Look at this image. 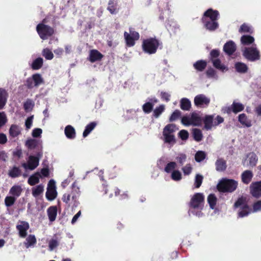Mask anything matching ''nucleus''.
Returning <instances> with one entry per match:
<instances>
[{
    "mask_svg": "<svg viewBox=\"0 0 261 261\" xmlns=\"http://www.w3.org/2000/svg\"><path fill=\"white\" fill-rule=\"evenodd\" d=\"M22 192V189L20 186L14 185L10 189L9 194L17 199V198L20 196Z\"/></svg>",
    "mask_w": 261,
    "mask_h": 261,
    "instance_id": "5701e85b",
    "label": "nucleus"
},
{
    "mask_svg": "<svg viewBox=\"0 0 261 261\" xmlns=\"http://www.w3.org/2000/svg\"><path fill=\"white\" fill-rule=\"evenodd\" d=\"M178 128L173 123H169L166 125L163 128V136L164 141L166 143L173 144L176 143L174 133Z\"/></svg>",
    "mask_w": 261,
    "mask_h": 261,
    "instance_id": "39448f33",
    "label": "nucleus"
},
{
    "mask_svg": "<svg viewBox=\"0 0 261 261\" xmlns=\"http://www.w3.org/2000/svg\"><path fill=\"white\" fill-rule=\"evenodd\" d=\"M213 66L217 69L220 70L222 71L225 69V66L221 64V62L220 59H216L212 61Z\"/></svg>",
    "mask_w": 261,
    "mask_h": 261,
    "instance_id": "de8ad7c7",
    "label": "nucleus"
},
{
    "mask_svg": "<svg viewBox=\"0 0 261 261\" xmlns=\"http://www.w3.org/2000/svg\"><path fill=\"white\" fill-rule=\"evenodd\" d=\"M181 122L183 125L186 126H189L190 125H192L190 117L188 116H185L181 117Z\"/></svg>",
    "mask_w": 261,
    "mask_h": 261,
    "instance_id": "774afa93",
    "label": "nucleus"
},
{
    "mask_svg": "<svg viewBox=\"0 0 261 261\" xmlns=\"http://www.w3.org/2000/svg\"><path fill=\"white\" fill-rule=\"evenodd\" d=\"M250 193L255 198L261 197V180L252 182L249 186Z\"/></svg>",
    "mask_w": 261,
    "mask_h": 261,
    "instance_id": "f8f14e48",
    "label": "nucleus"
},
{
    "mask_svg": "<svg viewBox=\"0 0 261 261\" xmlns=\"http://www.w3.org/2000/svg\"><path fill=\"white\" fill-rule=\"evenodd\" d=\"M224 121V118L220 115H217L216 117L214 119V126H217L220 124L223 123Z\"/></svg>",
    "mask_w": 261,
    "mask_h": 261,
    "instance_id": "e2e57ef3",
    "label": "nucleus"
},
{
    "mask_svg": "<svg viewBox=\"0 0 261 261\" xmlns=\"http://www.w3.org/2000/svg\"><path fill=\"white\" fill-rule=\"evenodd\" d=\"M253 32V30L252 28L250 25L245 23L242 24L239 29L240 33H247L252 34Z\"/></svg>",
    "mask_w": 261,
    "mask_h": 261,
    "instance_id": "c03bdc74",
    "label": "nucleus"
},
{
    "mask_svg": "<svg viewBox=\"0 0 261 261\" xmlns=\"http://www.w3.org/2000/svg\"><path fill=\"white\" fill-rule=\"evenodd\" d=\"M238 120L242 125L247 127H250L251 126V121L248 119L246 115L244 113L239 115Z\"/></svg>",
    "mask_w": 261,
    "mask_h": 261,
    "instance_id": "2f4dec72",
    "label": "nucleus"
},
{
    "mask_svg": "<svg viewBox=\"0 0 261 261\" xmlns=\"http://www.w3.org/2000/svg\"><path fill=\"white\" fill-rule=\"evenodd\" d=\"M43 65V60L41 57H38L35 59L31 64L32 69L37 70L40 69Z\"/></svg>",
    "mask_w": 261,
    "mask_h": 261,
    "instance_id": "bb28decb",
    "label": "nucleus"
},
{
    "mask_svg": "<svg viewBox=\"0 0 261 261\" xmlns=\"http://www.w3.org/2000/svg\"><path fill=\"white\" fill-rule=\"evenodd\" d=\"M244 108V106L242 103L233 101L230 106L223 107L221 111L223 113L229 115L231 113L237 114L242 111Z\"/></svg>",
    "mask_w": 261,
    "mask_h": 261,
    "instance_id": "9b49d317",
    "label": "nucleus"
},
{
    "mask_svg": "<svg viewBox=\"0 0 261 261\" xmlns=\"http://www.w3.org/2000/svg\"><path fill=\"white\" fill-rule=\"evenodd\" d=\"M103 55L96 49H92L90 51L88 60L91 63L100 61Z\"/></svg>",
    "mask_w": 261,
    "mask_h": 261,
    "instance_id": "dca6fc26",
    "label": "nucleus"
},
{
    "mask_svg": "<svg viewBox=\"0 0 261 261\" xmlns=\"http://www.w3.org/2000/svg\"><path fill=\"white\" fill-rule=\"evenodd\" d=\"M42 56L44 57L46 60H51L54 58L53 53L47 48H44L43 50Z\"/></svg>",
    "mask_w": 261,
    "mask_h": 261,
    "instance_id": "864d4df0",
    "label": "nucleus"
},
{
    "mask_svg": "<svg viewBox=\"0 0 261 261\" xmlns=\"http://www.w3.org/2000/svg\"><path fill=\"white\" fill-rule=\"evenodd\" d=\"M204 204V196L202 193H196L192 197L189 204L190 209L197 210L195 215L198 217L203 215L201 211L203 209Z\"/></svg>",
    "mask_w": 261,
    "mask_h": 261,
    "instance_id": "f03ea898",
    "label": "nucleus"
},
{
    "mask_svg": "<svg viewBox=\"0 0 261 261\" xmlns=\"http://www.w3.org/2000/svg\"><path fill=\"white\" fill-rule=\"evenodd\" d=\"M250 213V208L247 204H245L240 209L238 213L239 217H244L249 215Z\"/></svg>",
    "mask_w": 261,
    "mask_h": 261,
    "instance_id": "c9c22d12",
    "label": "nucleus"
},
{
    "mask_svg": "<svg viewBox=\"0 0 261 261\" xmlns=\"http://www.w3.org/2000/svg\"><path fill=\"white\" fill-rule=\"evenodd\" d=\"M253 175V173L251 170H246L244 171L241 175L242 182L245 185H248L252 181Z\"/></svg>",
    "mask_w": 261,
    "mask_h": 261,
    "instance_id": "4468645a",
    "label": "nucleus"
},
{
    "mask_svg": "<svg viewBox=\"0 0 261 261\" xmlns=\"http://www.w3.org/2000/svg\"><path fill=\"white\" fill-rule=\"evenodd\" d=\"M16 200V197L12 196H7L5 199V203L6 206L10 207L13 205Z\"/></svg>",
    "mask_w": 261,
    "mask_h": 261,
    "instance_id": "8fccbe9b",
    "label": "nucleus"
},
{
    "mask_svg": "<svg viewBox=\"0 0 261 261\" xmlns=\"http://www.w3.org/2000/svg\"><path fill=\"white\" fill-rule=\"evenodd\" d=\"M26 241L25 246L27 248H29L36 243V239L34 235L30 234L26 239Z\"/></svg>",
    "mask_w": 261,
    "mask_h": 261,
    "instance_id": "49530a36",
    "label": "nucleus"
},
{
    "mask_svg": "<svg viewBox=\"0 0 261 261\" xmlns=\"http://www.w3.org/2000/svg\"><path fill=\"white\" fill-rule=\"evenodd\" d=\"M43 186L39 185L32 189V195L34 197H37L43 192Z\"/></svg>",
    "mask_w": 261,
    "mask_h": 261,
    "instance_id": "a19ab883",
    "label": "nucleus"
},
{
    "mask_svg": "<svg viewBox=\"0 0 261 261\" xmlns=\"http://www.w3.org/2000/svg\"><path fill=\"white\" fill-rule=\"evenodd\" d=\"M34 104L31 100L28 99L23 104V108L26 112H30L33 110Z\"/></svg>",
    "mask_w": 261,
    "mask_h": 261,
    "instance_id": "5fc2aeb1",
    "label": "nucleus"
},
{
    "mask_svg": "<svg viewBox=\"0 0 261 261\" xmlns=\"http://www.w3.org/2000/svg\"><path fill=\"white\" fill-rule=\"evenodd\" d=\"M44 83V81L42 75L39 73H35L27 79L25 85L28 89H32L34 87H38Z\"/></svg>",
    "mask_w": 261,
    "mask_h": 261,
    "instance_id": "0eeeda50",
    "label": "nucleus"
},
{
    "mask_svg": "<svg viewBox=\"0 0 261 261\" xmlns=\"http://www.w3.org/2000/svg\"><path fill=\"white\" fill-rule=\"evenodd\" d=\"M193 136L194 139L197 142H200L203 138V135L200 129L194 128L193 129Z\"/></svg>",
    "mask_w": 261,
    "mask_h": 261,
    "instance_id": "ea45409f",
    "label": "nucleus"
},
{
    "mask_svg": "<svg viewBox=\"0 0 261 261\" xmlns=\"http://www.w3.org/2000/svg\"><path fill=\"white\" fill-rule=\"evenodd\" d=\"M38 141L35 139H29L25 142V145L30 149H33L38 145Z\"/></svg>",
    "mask_w": 261,
    "mask_h": 261,
    "instance_id": "09e8293b",
    "label": "nucleus"
},
{
    "mask_svg": "<svg viewBox=\"0 0 261 261\" xmlns=\"http://www.w3.org/2000/svg\"><path fill=\"white\" fill-rule=\"evenodd\" d=\"M176 167V163L174 162H171L168 163L165 167L164 170L167 173H170Z\"/></svg>",
    "mask_w": 261,
    "mask_h": 261,
    "instance_id": "603ef678",
    "label": "nucleus"
},
{
    "mask_svg": "<svg viewBox=\"0 0 261 261\" xmlns=\"http://www.w3.org/2000/svg\"><path fill=\"white\" fill-rule=\"evenodd\" d=\"M40 177H41V174L39 172H36L29 178L28 182L31 186H34L39 182Z\"/></svg>",
    "mask_w": 261,
    "mask_h": 261,
    "instance_id": "c756f323",
    "label": "nucleus"
},
{
    "mask_svg": "<svg viewBox=\"0 0 261 261\" xmlns=\"http://www.w3.org/2000/svg\"><path fill=\"white\" fill-rule=\"evenodd\" d=\"M165 108L164 105H160L159 107H156L155 109L153 110L152 116L155 118H159L160 116L162 114V113L165 111Z\"/></svg>",
    "mask_w": 261,
    "mask_h": 261,
    "instance_id": "79ce46f5",
    "label": "nucleus"
},
{
    "mask_svg": "<svg viewBox=\"0 0 261 261\" xmlns=\"http://www.w3.org/2000/svg\"><path fill=\"white\" fill-rule=\"evenodd\" d=\"M181 113L178 110H175L169 117V121L170 122H173L179 119L181 117Z\"/></svg>",
    "mask_w": 261,
    "mask_h": 261,
    "instance_id": "a18cd8bd",
    "label": "nucleus"
},
{
    "mask_svg": "<svg viewBox=\"0 0 261 261\" xmlns=\"http://www.w3.org/2000/svg\"><path fill=\"white\" fill-rule=\"evenodd\" d=\"M214 115H205L203 121L204 124V128L206 130L211 129L212 127L214 126Z\"/></svg>",
    "mask_w": 261,
    "mask_h": 261,
    "instance_id": "412c9836",
    "label": "nucleus"
},
{
    "mask_svg": "<svg viewBox=\"0 0 261 261\" xmlns=\"http://www.w3.org/2000/svg\"><path fill=\"white\" fill-rule=\"evenodd\" d=\"M243 55L248 60L255 61L260 59L259 51L255 47H246L244 49Z\"/></svg>",
    "mask_w": 261,
    "mask_h": 261,
    "instance_id": "9d476101",
    "label": "nucleus"
},
{
    "mask_svg": "<svg viewBox=\"0 0 261 261\" xmlns=\"http://www.w3.org/2000/svg\"><path fill=\"white\" fill-rule=\"evenodd\" d=\"M237 47L234 42L227 41L223 46V50L228 56L232 55L236 50Z\"/></svg>",
    "mask_w": 261,
    "mask_h": 261,
    "instance_id": "2eb2a0df",
    "label": "nucleus"
},
{
    "mask_svg": "<svg viewBox=\"0 0 261 261\" xmlns=\"http://www.w3.org/2000/svg\"><path fill=\"white\" fill-rule=\"evenodd\" d=\"M149 100L150 101L145 102L142 106V110L146 114L150 113L153 110L154 103L158 102V100L156 98H151Z\"/></svg>",
    "mask_w": 261,
    "mask_h": 261,
    "instance_id": "a211bd4d",
    "label": "nucleus"
},
{
    "mask_svg": "<svg viewBox=\"0 0 261 261\" xmlns=\"http://www.w3.org/2000/svg\"><path fill=\"white\" fill-rule=\"evenodd\" d=\"M107 10L112 14H114L117 13L116 4L115 3L114 0H109Z\"/></svg>",
    "mask_w": 261,
    "mask_h": 261,
    "instance_id": "37998d69",
    "label": "nucleus"
},
{
    "mask_svg": "<svg viewBox=\"0 0 261 261\" xmlns=\"http://www.w3.org/2000/svg\"><path fill=\"white\" fill-rule=\"evenodd\" d=\"M57 192L56 190H50L49 189H47V191L46 192L45 196L46 199L49 201H53L57 196Z\"/></svg>",
    "mask_w": 261,
    "mask_h": 261,
    "instance_id": "4c0bfd02",
    "label": "nucleus"
},
{
    "mask_svg": "<svg viewBox=\"0 0 261 261\" xmlns=\"http://www.w3.org/2000/svg\"><path fill=\"white\" fill-rule=\"evenodd\" d=\"M252 208L254 212L261 211V200L254 202L253 204Z\"/></svg>",
    "mask_w": 261,
    "mask_h": 261,
    "instance_id": "0e129e2a",
    "label": "nucleus"
},
{
    "mask_svg": "<svg viewBox=\"0 0 261 261\" xmlns=\"http://www.w3.org/2000/svg\"><path fill=\"white\" fill-rule=\"evenodd\" d=\"M249 159V163L250 166L253 167L256 165L258 161V157L256 154L253 152H250L247 155Z\"/></svg>",
    "mask_w": 261,
    "mask_h": 261,
    "instance_id": "473e14b6",
    "label": "nucleus"
},
{
    "mask_svg": "<svg viewBox=\"0 0 261 261\" xmlns=\"http://www.w3.org/2000/svg\"><path fill=\"white\" fill-rule=\"evenodd\" d=\"M216 170L219 172H223L227 168L226 162L222 158L217 159L215 162Z\"/></svg>",
    "mask_w": 261,
    "mask_h": 261,
    "instance_id": "6ab92c4d",
    "label": "nucleus"
},
{
    "mask_svg": "<svg viewBox=\"0 0 261 261\" xmlns=\"http://www.w3.org/2000/svg\"><path fill=\"white\" fill-rule=\"evenodd\" d=\"M65 134L66 137L70 139H73L75 137V130L73 126L70 125L66 126L65 128Z\"/></svg>",
    "mask_w": 261,
    "mask_h": 261,
    "instance_id": "a878e982",
    "label": "nucleus"
},
{
    "mask_svg": "<svg viewBox=\"0 0 261 261\" xmlns=\"http://www.w3.org/2000/svg\"><path fill=\"white\" fill-rule=\"evenodd\" d=\"M217 201V198L214 194H210L207 197V202L211 209L215 208Z\"/></svg>",
    "mask_w": 261,
    "mask_h": 261,
    "instance_id": "e433bc0d",
    "label": "nucleus"
},
{
    "mask_svg": "<svg viewBox=\"0 0 261 261\" xmlns=\"http://www.w3.org/2000/svg\"><path fill=\"white\" fill-rule=\"evenodd\" d=\"M236 71L241 73H245L247 72L248 67L247 65L242 62H237L234 65Z\"/></svg>",
    "mask_w": 261,
    "mask_h": 261,
    "instance_id": "cd10ccee",
    "label": "nucleus"
},
{
    "mask_svg": "<svg viewBox=\"0 0 261 261\" xmlns=\"http://www.w3.org/2000/svg\"><path fill=\"white\" fill-rule=\"evenodd\" d=\"M36 31L40 38L42 40H46L52 36L55 33L54 29L45 24H38Z\"/></svg>",
    "mask_w": 261,
    "mask_h": 261,
    "instance_id": "423d86ee",
    "label": "nucleus"
},
{
    "mask_svg": "<svg viewBox=\"0 0 261 261\" xmlns=\"http://www.w3.org/2000/svg\"><path fill=\"white\" fill-rule=\"evenodd\" d=\"M21 174V171L19 167L14 166L11 170L9 171L8 175L12 178H16L19 177Z\"/></svg>",
    "mask_w": 261,
    "mask_h": 261,
    "instance_id": "f704fd0d",
    "label": "nucleus"
},
{
    "mask_svg": "<svg viewBox=\"0 0 261 261\" xmlns=\"http://www.w3.org/2000/svg\"><path fill=\"white\" fill-rule=\"evenodd\" d=\"M180 107L184 111H189L191 107V103L189 99L182 98L180 101Z\"/></svg>",
    "mask_w": 261,
    "mask_h": 261,
    "instance_id": "c85d7f7f",
    "label": "nucleus"
},
{
    "mask_svg": "<svg viewBox=\"0 0 261 261\" xmlns=\"http://www.w3.org/2000/svg\"><path fill=\"white\" fill-rule=\"evenodd\" d=\"M97 123L95 122H91L86 125L85 129L83 132V136L86 137L95 127Z\"/></svg>",
    "mask_w": 261,
    "mask_h": 261,
    "instance_id": "72a5a7b5",
    "label": "nucleus"
},
{
    "mask_svg": "<svg viewBox=\"0 0 261 261\" xmlns=\"http://www.w3.org/2000/svg\"><path fill=\"white\" fill-rule=\"evenodd\" d=\"M178 135L182 140L185 141L189 138V134L187 130L182 129L179 132Z\"/></svg>",
    "mask_w": 261,
    "mask_h": 261,
    "instance_id": "4d7b16f0",
    "label": "nucleus"
},
{
    "mask_svg": "<svg viewBox=\"0 0 261 261\" xmlns=\"http://www.w3.org/2000/svg\"><path fill=\"white\" fill-rule=\"evenodd\" d=\"M241 41L243 45H249L254 41V39L250 35H243L241 37Z\"/></svg>",
    "mask_w": 261,
    "mask_h": 261,
    "instance_id": "58836bf2",
    "label": "nucleus"
},
{
    "mask_svg": "<svg viewBox=\"0 0 261 261\" xmlns=\"http://www.w3.org/2000/svg\"><path fill=\"white\" fill-rule=\"evenodd\" d=\"M42 156V153L41 152H38L36 156L30 155L29 157L28 164L23 163L22 167L25 169H28L31 170L35 169L39 165V160Z\"/></svg>",
    "mask_w": 261,
    "mask_h": 261,
    "instance_id": "1a4fd4ad",
    "label": "nucleus"
},
{
    "mask_svg": "<svg viewBox=\"0 0 261 261\" xmlns=\"http://www.w3.org/2000/svg\"><path fill=\"white\" fill-rule=\"evenodd\" d=\"M16 228L19 231L20 237L25 238L27 234V230L29 228V224L27 222L21 221V224L17 225Z\"/></svg>",
    "mask_w": 261,
    "mask_h": 261,
    "instance_id": "f3484780",
    "label": "nucleus"
},
{
    "mask_svg": "<svg viewBox=\"0 0 261 261\" xmlns=\"http://www.w3.org/2000/svg\"><path fill=\"white\" fill-rule=\"evenodd\" d=\"M206 157L205 153L203 151H197L195 155V160L197 162H200Z\"/></svg>",
    "mask_w": 261,
    "mask_h": 261,
    "instance_id": "3c124183",
    "label": "nucleus"
},
{
    "mask_svg": "<svg viewBox=\"0 0 261 261\" xmlns=\"http://www.w3.org/2000/svg\"><path fill=\"white\" fill-rule=\"evenodd\" d=\"M207 66V62L203 60H200L196 61L193 64L194 68L197 71L202 72L203 71Z\"/></svg>",
    "mask_w": 261,
    "mask_h": 261,
    "instance_id": "393cba45",
    "label": "nucleus"
},
{
    "mask_svg": "<svg viewBox=\"0 0 261 261\" xmlns=\"http://www.w3.org/2000/svg\"><path fill=\"white\" fill-rule=\"evenodd\" d=\"M238 185V181L234 179L223 178L218 184L217 188L220 192L232 193L237 189Z\"/></svg>",
    "mask_w": 261,
    "mask_h": 261,
    "instance_id": "7ed1b4c3",
    "label": "nucleus"
},
{
    "mask_svg": "<svg viewBox=\"0 0 261 261\" xmlns=\"http://www.w3.org/2000/svg\"><path fill=\"white\" fill-rule=\"evenodd\" d=\"M160 45H162V43L158 39L149 38L143 41L142 46L145 53L151 55L156 52Z\"/></svg>",
    "mask_w": 261,
    "mask_h": 261,
    "instance_id": "20e7f679",
    "label": "nucleus"
},
{
    "mask_svg": "<svg viewBox=\"0 0 261 261\" xmlns=\"http://www.w3.org/2000/svg\"><path fill=\"white\" fill-rule=\"evenodd\" d=\"M194 102L196 106L204 107V106H207L209 105L210 99L203 94H199L195 97Z\"/></svg>",
    "mask_w": 261,
    "mask_h": 261,
    "instance_id": "ddd939ff",
    "label": "nucleus"
},
{
    "mask_svg": "<svg viewBox=\"0 0 261 261\" xmlns=\"http://www.w3.org/2000/svg\"><path fill=\"white\" fill-rule=\"evenodd\" d=\"M203 177L202 175L197 174L195 176L194 185L196 188H199L202 182Z\"/></svg>",
    "mask_w": 261,
    "mask_h": 261,
    "instance_id": "6e6d98bb",
    "label": "nucleus"
},
{
    "mask_svg": "<svg viewBox=\"0 0 261 261\" xmlns=\"http://www.w3.org/2000/svg\"><path fill=\"white\" fill-rule=\"evenodd\" d=\"M219 12L218 10L210 8L203 13L201 22L206 30L211 32L215 31L219 28Z\"/></svg>",
    "mask_w": 261,
    "mask_h": 261,
    "instance_id": "f257e3e1",
    "label": "nucleus"
},
{
    "mask_svg": "<svg viewBox=\"0 0 261 261\" xmlns=\"http://www.w3.org/2000/svg\"><path fill=\"white\" fill-rule=\"evenodd\" d=\"M124 37L126 45L127 47H132L135 45L136 41L139 39L140 35L138 32L130 28L129 33L127 32H124Z\"/></svg>",
    "mask_w": 261,
    "mask_h": 261,
    "instance_id": "6e6552de",
    "label": "nucleus"
},
{
    "mask_svg": "<svg viewBox=\"0 0 261 261\" xmlns=\"http://www.w3.org/2000/svg\"><path fill=\"white\" fill-rule=\"evenodd\" d=\"M247 204L245 201V199L243 197H240L238 199V200L235 202L234 204V206L235 207H239L242 205V206L245 204Z\"/></svg>",
    "mask_w": 261,
    "mask_h": 261,
    "instance_id": "680f3d73",
    "label": "nucleus"
},
{
    "mask_svg": "<svg viewBox=\"0 0 261 261\" xmlns=\"http://www.w3.org/2000/svg\"><path fill=\"white\" fill-rule=\"evenodd\" d=\"M220 50L218 49H212L210 54V60L212 61L213 60H215L220 56Z\"/></svg>",
    "mask_w": 261,
    "mask_h": 261,
    "instance_id": "bf43d9fd",
    "label": "nucleus"
},
{
    "mask_svg": "<svg viewBox=\"0 0 261 261\" xmlns=\"http://www.w3.org/2000/svg\"><path fill=\"white\" fill-rule=\"evenodd\" d=\"M8 93L4 88H0V110L4 108L7 101Z\"/></svg>",
    "mask_w": 261,
    "mask_h": 261,
    "instance_id": "aec40b11",
    "label": "nucleus"
},
{
    "mask_svg": "<svg viewBox=\"0 0 261 261\" xmlns=\"http://www.w3.org/2000/svg\"><path fill=\"white\" fill-rule=\"evenodd\" d=\"M190 120L191 124L194 126H199L201 124L202 119L198 114L195 112H193L191 114Z\"/></svg>",
    "mask_w": 261,
    "mask_h": 261,
    "instance_id": "b1692460",
    "label": "nucleus"
},
{
    "mask_svg": "<svg viewBox=\"0 0 261 261\" xmlns=\"http://www.w3.org/2000/svg\"><path fill=\"white\" fill-rule=\"evenodd\" d=\"M47 213L48 219L50 222L54 221L57 215V207L56 206H51L48 208Z\"/></svg>",
    "mask_w": 261,
    "mask_h": 261,
    "instance_id": "4be33fe9",
    "label": "nucleus"
},
{
    "mask_svg": "<svg viewBox=\"0 0 261 261\" xmlns=\"http://www.w3.org/2000/svg\"><path fill=\"white\" fill-rule=\"evenodd\" d=\"M171 178L175 181L179 180L181 179V174L178 170H173L171 174Z\"/></svg>",
    "mask_w": 261,
    "mask_h": 261,
    "instance_id": "13d9d810",
    "label": "nucleus"
},
{
    "mask_svg": "<svg viewBox=\"0 0 261 261\" xmlns=\"http://www.w3.org/2000/svg\"><path fill=\"white\" fill-rule=\"evenodd\" d=\"M59 242L57 239H52L49 242V248L50 250H53L59 246Z\"/></svg>",
    "mask_w": 261,
    "mask_h": 261,
    "instance_id": "052dcab7",
    "label": "nucleus"
},
{
    "mask_svg": "<svg viewBox=\"0 0 261 261\" xmlns=\"http://www.w3.org/2000/svg\"><path fill=\"white\" fill-rule=\"evenodd\" d=\"M21 130L19 127L16 124H12L9 129V134L13 138H15L19 135Z\"/></svg>",
    "mask_w": 261,
    "mask_h": 261,
    "instance_id": "7c9ffc66",
    "label": "nucleus"
},
{
    "mask_svg": "<svg viewBox=\"0 0 261 261\" xmlns=\"http://www.w3.org/2000/svg\"><path fill=\"white\" fill-rule=\"evenodd\" d=\"M7 119L4 112H0V128L3 126L7 122Z\"/></svg>",
    "mask_w": 261,
    "mask_h": 261,
    "instance_id": "69168bd1",
    "label": "nucleus"
},
{
    "mask_svg": "<svg viewBox=\"0 0 261 261\" xmlns=\"http://www.w3.org/2000/svg\"><path fill=\"white\" fill-rule=\"evenodd\" d=\"M70 198L71 195L67 193H65L62 198V201L68 205V206L70 205Z\"/></svg>",
    "mask_w": 261,
    "mask_h": 261,
    "instance_id": "338daca9",
    "label": "nucleus"
}]
</instances>
